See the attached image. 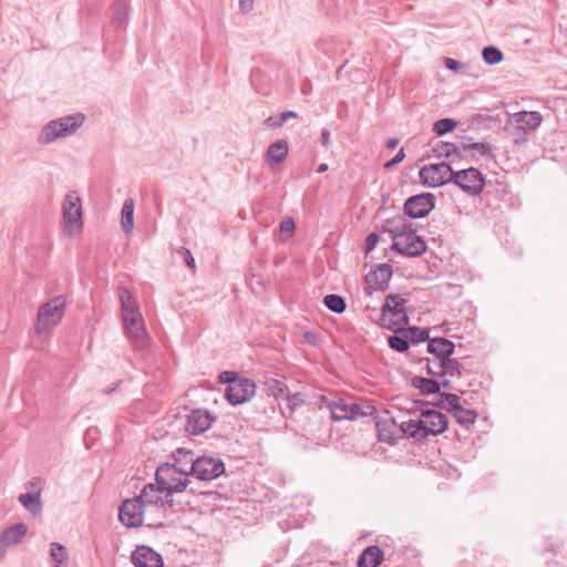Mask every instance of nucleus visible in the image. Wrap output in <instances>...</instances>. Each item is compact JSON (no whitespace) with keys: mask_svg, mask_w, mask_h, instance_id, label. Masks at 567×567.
Segmentation results:
<instances>
[{"mask_svg":"<svg viewBox=\"0 0 567 567\" xmlns=\"http://www.w3.org/2000/svg\"><path fill=\"white\" fill-rule=\"evenodd\" d=\"M433 152L439 156V157H451L452 155L454 154H458L457 153V147L455 144H452V143H445V142H440L437 143L434 147H433Z\"/></svg>","mask_w":567,"mask_h":567,"instance_id":"nucleus-40","label":"nucleus"},{"mask_svg":"<svg viewBox=\"0 0 567 567\" xmlns=\"http://www.w3.org/2000/svg\"><path fill=\"white\" fill-rule=\"evenodd\" d=\"M472 145H475V142H473L472 137L462 136L461 140H460L458 145H456L457 153L458 152H464V153H468L470 154V152L472 151V148L470 146H472Z\"/></svg>","mask_w":567,"mask_h":567,"instance_id":"nucleus-43","label":"nucleus"},{"mask_svg":"<svg viewBox=\"0 0 567 567\" xmlns=\"http://www.w3.org/2000/svg\"><path fill=\"white\" fill-rule=\"evenodd\" d=\"M19 502L22 506L29 511L33 516H37L42 511L41 495L40 491L34 493H25L19 496Z\"/></svg>","mask_w":567,"mask_h":567,"instance_id":"nucleus-25","label":"nucleus"},{"mask_svg":"<svg viewBox=\"0 0 567 567\" xmlns=\"http://www.w3.org/2000/svg\"><path fill=\"white\" fill-rule=\"evenodd\" d=\"M515 121L520 124L522 128L535 130L542 124L543 117L536 111H522L515 114Z\"/></svg>","mask_w":567,"mask_h":567,"instance_id":"nucleus-26","label":"nucleus"},{"mask_svg":"<svg viewBox=\"0 0 567 567\" xmlns=\"http://www.w3.org/2000/svg\"><path fill=\"white\" fill-rule=\"evenodd\" d=\"M454 343L445 338H434L429 340L427 343V351L440 360L449 358L454 352Z\"/></svg>","mask_w":567,"mask_h":567,"instance_id":"nucleus-22","label":"nucleus"},{"mask_svg":"<svg viewBox=\"0 0 567 567\" xmlns=\"http://www.w3.org/2000/svg\"><path fill=\"white\" fill-rule=\"evenodd\" d=\"M322 401L327 404L331 419L336 422L355 421L361 416H372L377 412L375 406L368 401L357 402L344 398H336L333 400L322 398Z\"/></svg>","mask_w":567,"mask_h":567,"instance_id":"nucleus-4","label":"nucleus"},{"mask_svg":"<svg viewBox=\"0 0 567 567\" xmlns=\"http://www.w3.org/2000/svg\"><path fill=\"white\" fill-rule=\"evenodd\" d=\"M434 362H436L435 360L434 361H429L427 362V367H426V371L429 374H432L434 377H441L442 375V370H440V368L434 364Z\"/></svg>","mask_w":567,"mask_h":567,"instance_id":"nucleus-48","label":"nucleus"},{"mask_svg":"<svg viewBox=\"0 0 567 567\" xmlns=\"http://www.w3.org/2000/svg\"><path fill=\"white\" fill-rule=\"evenodd\" d=\"M405 302V299L392 295V330L405 327L409 323Z\"/></svg>","mask_w":567,"mask_h":567,"instance_id":"nucleus-21","label":"nucleus"},{"mask_svg":"<svg viewBox=\"0 0 567 567\" xmlns=\"http://www.w3.org/2000/svg\"><path fill=\"white\" fill-rule=\"evenodd\" d=\"M453 416L455 417L456 422L468 429L471 425L474 424L477 413L474 410L465 409L462 405H460L454 412Z\"/></svg>","mask_w":567,"mask_h":567,"instance_id":"nucleus-30","label":"nucleus"},{"mask_svg":"<svg viewBox=\"0 0 567 567\" xmlns=\"http://www.w3.org/2000/svg\"><path fill=\"white\" fill-rule=\"evenodd\" d=\"M65 299L58 296L42 305L38 310L35 333L45 337L63 318Z\"/></svg>","mask_w":567,"mask_h":567,"instance_id":"nucleus-7","label":"nucleus"},{"mask_svg":"<svg viewBox=\"0 0 567 567\" xmlns=\"http://www.w3.org/2000/svg\"><path fill=\"white\" fill-rule=\"evenodd\" d=\"M256 392V384L248 378H239L233 381L225 390L227 401L233 405L243 404L249 401Z\"/></svg>","mask_w":567,"mask_h":567,"instance_id":"nucleus-17","label":"nucleus"},{"mask_svg":"<svg viewBox=\"0 0 567 567\" xmlns=\"http://www.w3.org/2000/svg\"><path fill=\"white\" fill-rule=\"evenodd\" d=\"M435 406L445 409V400H444V393L441 394V398L437 402L434 403Z\"/></svg>","mask_w":567,"mask_h":567,"instance_id":"nucleus-53","label":"nucleus"},{"mask_svg":"<svg viewBox=\"0 0 567 567\" xmlns=\"http://www.w3.org/2000/svg\"><path fill=\"white\" fill-rule=\"evenodd\" d=\"M472 151L470 155L473 159H480L481 157L494 158L493 148L487 143L477 142L475 145L470 146Z\"/></svg>","mask_w":567,"mask_h":567,"instance_id":"nucleus-31","label":"nucleus"},{"mask_svg":"<svg viewBox=\"0 0 567 567\" xmlns=\"http://www.w3.org/2000/svg\"><path fill=\"white\" fill-rule=\"evenodd\" d=\"M127 19V6L124 0L117 1L115 11H114V18L113 22L116 28H121L125 24Z\"/></svg>","mask_w":567,"mask_h":567,"instance_id":"nucleus-37","label":"nucleus"},{"mask_svg":"<svg viewBox=\"0 0 567 567\" xmlns=\"http://www.w3.org/2000/svg\"><path fill=\"white\" fill-rule=\"evenodd\" d=\"M28 527L24 523L14 524L6 528L0 535V545L4 547L18 545L25 536Z\"/></svg>","mask_w":567,"mask_h":567,"instance_id":"nucleus-20","label":"nucleus"},{"mask_svg":"<svg viewBox=\"0 0 567 567\" xmlns=\"http://www.w3.org/2000/svg\"><path fill=\"white\" fill-rule=\"evenodd\" d=\"M288 155V143L284 140L277 141L267 150L266 162L269 165L281 163Z\"/></svg>","mask_w":567,"mask_h":567,"instance_id":"nucleus-23","label":"nucleus"},{"mask_svg":"<svg viewBox=\"0 0 567 567\" xmlns=\"http://www.w3.org/2000/svg\"><path fill=\"white\" fill-rule=\"evenodd\" d=\"M178 254L183 257L184 261L186 262V265L190 268V269H195L196 265H195V259L190 252V250L188 248H185V247H182L179 250H178Z\"/></svg>","mask_w":567,"mask_h":567,"instance_id":"nucleus-44","label":"nucleus"},{"mask_svg":"<svg viewBox=\"0 0 567 567\" xmlns=\"http://www.w3.org/2000/svg\"><path fill=\"white\" fill-rule=\"evenodd\" d=\"M399 141L396 138H392V143H391V146H392V150L398 145Z\"/></svg>","mask_w":567,"mask_h":567,"instance_id":"nucleus-56","label":"nucleus"},{"mask_svg":"<svg viewBox=\"0 0 567 567\" xmlns=\"http://www.w3.org/2000/svg\"><path fill=\"white\" fill-rule=\"evenodd\" d=\"M224 471L225 465L220 458L200 456L193 462L189 473L198 480L212 481L220 476Z\"/></svg>","mask_w":567,"mask_h":567,"instance_id":"nucleus-12","label":"nucleus"},{"mask_svg":"<svg viewBox=\"0 0 567 567\" xmlns=\"http://www.w3.org/2000/svg\"><path fill=\"white\" fill-rule=\"evenodd\" d=\"M3 545H0V559L4 556Z\"/></svg>","mask_w":567,"mask_h":567,"instance_id":"nucleus-58","label":"nucleus"},{"mask_svg":"<svg viewBox=\"0 0 567 567\" xmlns=\"http://www.w3.org/2000/svg\"><path fill=\"white\" fill-rule=\"evenodd\" d=\"M293 230H295V223L291 218L284 219L280 223V233L282 235L291 236L293 234Z\"/></svg>","mask_w":567,"mask_h":567,"instance_id":"nucleus-45","label":"nucleus"},{"mask_svg":"<svg viewBox=\"0 0 567 567\" xmlns=\"http://www.w3.org/2000/svg\"><path fill=\"white\" fill-rule=\"evenodd\" d=\"M384 167H385V168H390V161H389V162H386V163H384Z\"/></svg>","mask_w":567,"mask_h":567,"instance_id":"nucleus-59","label":"nucleus"},{"mask_svg":"<svg viewBox=\"0 0 567 567\" xmlns=\"http://www.w3.org/2000/svg\"><path fill=\"white\" fill-rule=\"evenodd\" d=\"M445 410L454 412L461 404L458 395L454 393H444Z\"/></svg>","mask_w":567,"mask_h":567,"instance_id":"nucleus-42","label":"nucleus"},{"mask_svg":"<svg viewBox=\"0 0 567 567\" xmlns=\"http://www.w3.org/2000/svg\"><path fill=\"white\" fill-rule=\"evenodd\" d=\"M147 514L138 497L125 499L118 508V518L127 527H138Z\"/></svg>","mask_w":567,"mask_h":567,"instance_id":"nucleus-14","label":"nucleus"},{"mask_svg":"<svg viewBox=\"0 0 567 567\" xmlns=\"http://www.w3.org/2000/svg\"><path fill=\"white\" fill-rule=\"evenodd\" d=\"M392 350L404 352L410 343L415 344L429 339V330L417 327H399L392 330Z\"/></svg>","mask_w":567,"mask_h":567,"instance_id":"nucleus-11","label":"nucleus"},{"mask_svg":"<svg viewBox=\"0 0 567 567\" xmlns=\"http://www.w3.org/2000/svg\"><path fill=\"white\" fill-rule=\"evenodd\" d=\"M50 556L52 560L55 563L54 567H61V565L66 559V549L59 543H52L50 548Z\"/></svg>","mask_w":567,"mask_h":567,"instance_id":"nucleus-36","label":"nucleus"},{"mask_svg":"<svg viewBox=\"0 0 567 567\" xmlns=\"http://www.w3.org/2000/svg\"><path fill=\"white\" fill-rule=\"evenodd\" d=\"M135 567H163L162 556L148 546H138L132 553Z\"/></svg>","mask_w":567,"mask_h":567,"instance_id":"nucleus-19","label":"nucleus"},{"mask_svg":"<svg viewBox=\"0 0 567 567\" xmlns=\"http://www.w3.org/2000/svg\"><path fill=\"white\" fill-rule=\"evenodd\" d=\"M382 560V551L378 546H369L358 560V567H377Z\"/></svg>","mask_w":567,"mask_h":567,"instance_id":"nucleus-24","label":"nucleus"},{"mask_svg":"<svg viewBox=\"0 0 567 567\" xmlns=\"http://www.w3.org/2000/svg\"><path fill=\"white\" fill-rule=\"evenodd\" d=\"M435 202L436 198L432 193L413 195L404 203V214L413 219L422 218L435 207Z\"/></svg>","mask_w":567,"mask_h":567,"instance_id":"nucleus-16","label":"nucleus"},{"mask_svg":"<svg viewBox=\"0 0 567 567\" xmlns=\"http://www.w3.org/2000/svg\"><path fill=\"white\" fill-rule=\"evenodd\" d=\"M379 241V236L375 234V233H371L367 239H365V244H364V250L365 252H370L371 250H373L377 246Z\"/></svg>","mask_w":567,"mask_h":567,"instance_id":"nucleus-47","label":"nucleus"},{"mask_svg":"<svg viewBox=\"0 0 567 567\" xmlns=\"http://www.w3.org/2000/svg\"><path fill=\"white\" fill-rule=\"evenodd\" d=\"M214 420L207 410L197 409L187 415L185 427L190 434H200L212 426Z\"/></svg>","mask_w":567,"mask_h":567,"instance_id":"nucleus-18","label":"nucleus"},{"mask_svg":"<svg viewBox=\"0 0 567 567\" xmlns=\"http://www.w3.org/2000/svg\"><path fill=\"white\" fill-rule=\"evenodd\" d=\"M141 503H144L146 511H159L173 506V498L166 495V492L159 484H147L137 496Z\"/></svg>","mask_w":567,"mask_h":567,"instance_id":"nucleus-13","label":"nucleus"},{"mask_svg":"<svg viewBox=\"0 0 567 567\" xmlns=\"http://www.w3.org/2000/svg\"><path fill=\"white\" fill-rule=\"evenodd\" d=\"M83 122L84 116L82 114L68 115L50 121L42 127L38 136V142L45 145L59 138L70 136L81 127Z\"/></svg>","mask_w":567,"mask_h":567,"instance_id":"nucleus-6","label":"nucleus"},{"mask_svg":"<svg viewBox=\"0 0 567 567\" xmlns=\"http://www.w3.org/2000/svg\"><path fill=\"white\" fill-rule=\"evenodd\" d=\"M445 66L452 71H460L463 69V64L454 59H446Z\"/></svg>","mask_w":567,"mask_h":567,"instance_id":"nucleus-49","label":"nucleus"},{"mask_svg":"<svg viewBox=\"0 0 567 567\" xmlns=\"http://www.w3.org/2000/svg\"><path fill=\"white\" fill-rule=\"evenodd\" d=\"M63 228L68 236L74 237L83 229L82 200L76 192H69L62 204Z\"/></svg>","mask_w":567,"mask_h":567,"instance_id":"nucleus-8","label":"nucleus"},{"mask_svg":"<svg viewBox=\"0 0 567 567\" xmlns=\"http://www.w3.org/2000/svg\"><path fill=\"white\" fill-rule=\"evenodd\" d=\"M329 142H330V133L327 130H324L321 133V143H322V145L327 146L329 144Z\"/></svg>","mask_w":567,"mask_h":567,"instance_id":"nucleus-51","label":"nucleus"},{"mask_svg":"<svg viewBox=\"0 0 567 567\" xmlns=\"http://www.w3.org/2000/svg\"><path fill=\"white\" fill-rule=\"evenodd\" d=\"M453 182L470 195L481 194L485 186L483 174L474 167L455 172Z\"/></svg>","mask_w":567,"mask_h":567,"instance_id":"nucleus-15","label":"nucleus"},{"mask_svg":"<svg viewBox=\"0 0 567 567\" xmlns=\"http://www.w3.org/2000/svg\"><path fill=\"white\" fill-rule=\"evenodd\" d=\"M434 364H436L440 370H442V375L450 374L451 377H462L464 371V367L455 359L446 358L440 360V362H434Z\"/></svg>","mask_w":567,"mask_h":567,"instance_id":"nucleus-29","label":"nucleus"},{"mask_svg":"<svg viewBox=\"0 0 567 567\" xmlns=\"http://www.w3.org/2000/svg\"><path fill=\"white\" fill-rule=\"evenodd\" d=\"M457 125V122L453 118H442L434 123L433 131L437 135H444L452 132Z\"/></svg>","mask_w":567,"mask_h":567,"instance_id":"nucleus-39","label":"nucleus"},{"mask_svg":"<svg viewBox=\"0 0 567 567\" xmlns=\"http://www.w3.org/2000/svg\"><path fill=\"white\" fill-rule=\"evenodd\" d=\"M365 279V293L370 297L367 305L368 317L372 322H377L380 327L390 329V319L386 312L390 311V295H385L381 307L373 300V293L384 291L390 282V265L386 262L379 264L372 268L364 277Z\"/></svg>","mask_w":567,"mask_h":567,"instance_id":"nucleus-1","label":"nucleus"},{"mask_svg":"<svg viewBox=\"0 0 567 567\" xmlns=\"http://www.w3.org/2000/svg\"><path fill=\"white\" fill-rule=\"evenodd\" d=\"M239 2L243 9L249 10L252 7V0H240Z\"/></svg>","mask_w":567,"mask_h":567,"instance_id":"nucleus-52","label":"nucleus"},{"mask_svg":"<svg viewBox=\"0 0 567 567\" xmlns=\"http://www.w3.org/2000/svg\"><path fill=\"white\" fill-rule=\"evenodd\" d=\"M323 305L336 313H342L346 310V301L339 295H327L323 298Z\"/></svg>","mask_w":567,"mask_h":567,"instance_id":"nucleus-32","label":"nucleus"},{"mask_svg":"<svg viewBox=\"0 0 567 567\" xmlns=\"http://www.w3.org/2000/svg\"><path fill=\"white\" fill-rule=\"evenodd\" d=\"M375 419V430H377V436L380 442L389 443L390 442V425L386 420L379 419L378 416H374Z\"/></svg>","mask_w":567,"mask_h":567,"instance_id":"nucleus-35","label":"nucleus"},{"mask_svg":"<svg viewBox=\"0 0 567 567\" xmlns=\"http://www.w3.org/2000/svg\"><path fill=\"white\" fill-rule=\"evenodd\" d=\"M482 56L485 63L489 65L497 64L503 61L504 55L502 51L496 47H485L482 52Z\"/></svg>","mask_w":567,"mask_h":567,"instance_id":"nucleus-34","label":"nucleus"},{"mask_svg":"<svg viewBox=\"0 0 567 567\" xmlns=\"http://www.w3.org/2000/svg\"><path fill=\"white\" fill-rule=\"evenodd\" d=\"M290 117L296 118L298 117V114L293 111H285L280 113L278 116H269L266 120V124L269 127L277 128L280 127Z\"/></svg>","mask_w":567,"mask_h":567,"instance_id":"nucleus-38","label":"nucleus"},{"mask_svg":"<svg viewBox=\"0 0 567 567\" xmlns=\"http://www.w3.org/2000/svg\"><path fill=\"white\" fill-rule=\"evenodd\" d=\"M268 391L276 398V399H285L286 395H288L289 389L286 385V383L278 379H270L267 381Z\"/></svg>","mask_w":567,"mask_h":567,"instance_id":"nucleus-33","label":"nucleus"},{"mask_svg":"<svg viewBox=\"0 0 567 567\" xmlns=\"http://www.w3.org/2000/svg\"><path fill=\"white\" fill-rule=\"evenodd\" d=\"M392 249L401 255L415 257L426 250V244L414 231L396 234L392 230Z\"/></svg>","mask_w":567,"mask_h":567,"instance_id":"nucleus-10","label":"nucleus"},{"mask_svg":"<svg viewBox=\"0 0 567 567\" xmlns=\"http://www.w3.org/2000/svg\"><path fill=\"white\" fill-rule=\"evenodd\" d=\"M412 386L420 390L422 394H435L440 392L441 385L434 379L414 377L411 380Z\"/></svg>","mask_w":567,"mask_h":567,"instance_id":"nucleus-28","label":"nucleus"},{"mask_svg":"<svg viewBox=\"0 0 567 567\" xmlns=\"http://www.w3.org/2000/svg\"><path fill=\"white\" fill-rule=\"evenodd\" d=\"M446 415L436 410H422L417 420L402 422L400 432L416 442L425 441L430 435H439L447 430Z\"/></svg>","mask_w":567,"mask_h":567,"instance_id":"nucleus-2","label":"nucleus"},{"mask_svg":"<svg viewBox=\"0 0 567 567\" xmlns=\"http://www.w3.org/2000/svg\"><path fill=\"white\" fill-rule=\"evenodd\" d=\"M402 221H403V218H399L398 220L396 219H392V225L394 224L395 229H398L399 225L396 223L402 224Z\"/></svg>","mask_w":567,"mask_h":567,"instance_id":"nucleus-55","label":"nucleus"},{"mask_svg":"<svg viewBox=\"0 0 567 567\" xmlns=\"http://www.w3.org/2000/svg\"><path fill=\"white\" fill-rule=\"evenodd\" d=\"M118 298L126 336L136 347L143 348L147 341V333L138 306L126 288L118 289Z\"/></svg>","mask_w":567,"mask_h":567,"instance_id":"nucleus-3","label":"nucleus"},{"mask_svg":"<svg viewBox=\"0 0 567 567\" xmlns=\"http://www.w3.org/2000/svg\"><path fill=\"white\" fill-rule=\"evenodd\" d=\"M155 481L164 488L166 495L172 498L173 494L189 491L195 493L192 487L190 473L177 467L175 464H162L155 473Z\"/></svg>","mask_w":567,"mask_h":567,"instance_id":"nucleus-5","label":"nucleus"},{"mask_svg":"<svg viewBox=\"0 0 567 567\" xmlns=\"http://www.w3.org/2000/svg\"><path fill=\"white\" fill-rule=\"evenodd\" d=\"M404 159V150L401 148L393 157H392V166L401 163Z\"/></svg>","mask_w":567,"mask_h":567,"instance_id":"nucleus-50","label":"nucleus"},{"mask_svg":"<svg viewBox=\"0 0 567 567\" xmlns=\"http://www.w3.org/2000/svg\"><path fill=\"white\" fill-rule=\"evenodd\" d=\"M285 400L288 402L289 410L293 412L305 403L306 398L300 392L290 393L289 391Z\"/></svg>","mask_w":567,"mask_h":567,"instance_id":"nucleus-41","label":"nucleus"},{"mask_svg":"<svg viewBox=\"0 0 567 567\" xmlns=\"http://www.w3.org/2000/svg\"><path fill=\"white\" fill-rule=\"evenodd\" d=\"M450 384H451V383H450V381H447V380H446V381H444V382L442 383L443 388H446V389H449V388H450Z\"/></svg>","mask_w":567,"mask_h":567,"instance_id":"nucleus-57","label":"nucleus"},{"mask_svg":"<svg viewBox=\"0 0 567 567\" xmlns=\"http://www.w3.org/2000/svg\"><path fill=\"white\" fill-rule=\"evenodd\" d=\"M420 179L429 187H439L454 181L455 172L445 163L424 165L420 169Z\"/></svg>","mask_w":567,"mask_h":567,"instance_id":"nucleus-9","label":"nucleus"},{"mask_svg":"<svg viewBox=\"0 0 567 567\" xmlns=\"http://www.w3.org/2000/svg\"><path fill=\"white\" fill-rule=\"evenodd\" d=\"M239 378L240 377H237V374L233 371H224L219 374V382L226 383L228 386L233 381H238Z\"/></svg>","mask_w":567,"mask_h":567,"instance_id":"nucleus-46","label":"nucleus"},{"mask_svg":"<svg viewBox=\"0 0 567 567\" xmlns=\"http://www.w3.org/2000/svg\"><path fill=\"white\" fill-rule=\"evenodd\" d=\"M121 226L125 234H131L134 227V200L125 199L121 213Z\"/></svg>","mask_w":567,"mask_h":567,"instance_id":"nucleus-27","label":"nucleus"},{"mask_svg":"<svg viewBox=\"0 0 567 567\" xmlns=\"http://www.w3.org/2000/svg\"><path fill=\"white\" fill-rule=\"evenodd\" d=\"M328 169V165L322 163L318 166L317 172L318 173H324Z\"/></svg>","mask_w":567,"mask_h":567,"instance_id":"nucleus-54","label":"nucleus"}]
</instances>
